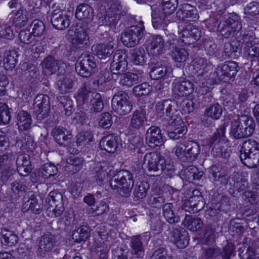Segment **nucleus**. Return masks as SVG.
I'll return each instance as SVG.
<instances>
[{"instance_id": "63", "label": "nucleus", "mask_w": 259, "mask_h": 259, "mask_svg": "<svg viewBox=\"0 0 259 259\" xmlns=\"http://www.w3.org/2000/svg\"><path fill=\"white\" fill-rule=\"evenodd\" d=\"M30 26L32 28V33L35 37L42 35L45 30L44 23L37 19L34 20Z\"/></svg>"}, {"instance_id": "24", "label": "nucleus", "mask_w": 259, "mask_h": 259, "mask_svg": "<svg viewBox=\"0 0 259 259\" xmlns=\"http://www.w3.org/2000/svg\"><path fill=\"white\" fill-rule=\"evenodd\" d=\"M51 134L55 141L61 146H67L72 138V135L70 132L62 127H55L52 130Z\"/></svg>"}, {"instance_id": "41", "label": "nucleus", "mask_w": 259, "mask_h": 259, "mask_svg": "<svg viewBox=\"0 0 259 259\" xmlns=\"http://www.w3.org/2000/svg\"><path fill=\"white\" fill-rule=\"evenodd\" d=\"M14 159L11 155L4 154L0 156V168L2 169L3 179H5L4 176L6 171L8 170L9 175L14 171V168L12 167Z\"/></svg>"}, {"instance_id": "27", "label": "nucleus", "mask_w": 259, "mask_h": 259, "mask_svg": "<svg viewBox=\"0 0 259 259\" xmlns=\"http://www.w3.org/2000/svg\"><path fill=\"white\" fill-rule=\"evenodd\" d=\"M17 170L20 176H27L31 170L30 157L28 155H19L16 161Z\"/></svg>"}, {"instance_id": "38", "label": "nucleus", "mask_w": 259, "mask_h": 259, "mask_svg": "<svg viewBox=\"0 0 259 259\" xmlns=\"http://www.w3.org/2000/svg\"><path fill=\"white\" fill-rule=\"evenodd\" d=\"M89 40V37L87 32L84 30L76 31L72 39V45L76 48H83L87 45Z\"/></svg>"}, {"instance_id": "28", "label": "nucleus", "mask_w": 259, "mask_h": 259, "mask_svg": "<svg viewBox=\"0 0 259 259\" xmlns=\"http://www.w3.org/2000/svg\"><path fill=\"white\" fill-rule=\"evenodd\" d=\"M74 84L75 80L71 75H61L58 76L57 85L60 94L70 92Z\"/></svg>"}, {"instance_id": "54", "label": "nucleus", "mask_w": 259, "mask_h": 259, "mask_svg": "<svg viewBox=\"0 0 259 259\" xmlns=\"http://www.w3.org/2000/svg\"><path fill=\"white\" fill-rule=\"evenodd\" d=\"M222 112L221 106L218 103H214L205 109V114L212 119H218L221 117Z\"/></svg>"}, {"instance_id": "62", "label": "nucleus", "mask_w": 259, "mask_h": 259, "mask_svg": "<svg viewBox=\"0 0 259 259\" xmlns=\"http://www.w3.org/2000/svg\"><path fill=\"white\" fill-rule=\"evenodd\" d=\"M178 6V0H162L161 8L164 13L171 15Z\"/></svg>"}, {"instance_id": "33", "label": "nucleus", "mask_w": 259, "mask_h": 259, "mask_svg": "<svg viewBox=\"0 0 259 259\" xmlns=\"http://www.w3.org/2000/svg\"><path fill=\"white\" fill-rule=\"evenodd\" d=\"M96 55L100 59H104L110 57L114 52L112 42L107 44H98L92 47Z\"/></svg>"}, {"instance_id": "37", "label": "nucleus", "mask_w": 259, "mask_h": 259, "mask_svg": "<svg viewBox=\"0 0 259 259\" xmlns=\"http://www.w3.org/2000/svg\"><path fill=\"white\" fill-rule=\"evenodd\" d=\"M146 121V112L143 110L135 111L131 117L130 123V126L135 129H139Z\"/></svg>"}, {"instance_id": "43", "label": "nucleus", "mask_w": 259, "mask_h": 259, "mask_svg": "<svg viewBox=\"0 0 259 259\" xmlns=\"http://www.w3.org/2000/svg\"><path fill=\"white\" fill-rule=\"evenodd\" d=\"M149 187V184L146 182H138L133 190L135 200H138L145 197Z\"/></svg>"}, {"instance_id": "29", "label": "nucleus", "mask_w": 259, "mask_h": 259, "mask_svg": "<svg viewBox=\"0 0 259 259\" xmlns=\"http://www.w3.org/2000/svg\"><path fill=\"white\" fill-rule=\"evenodd\" d=\"M204 201L200 195L192 196L186 203L185 209L190 213H196L201 210L204 206Z\"/></svg>"}, {"instance_id": "39", "label": "nucleus", "mask_w": 259, "mask_h": 259, "mask_svg": "<svg viewBox=\"0 0 259 259\" xmlns=\"http://www.w3.org/2000/svg\"><path fill=\"white\" fill-rule=\"evenodd\" d=\"M183 223L186 228L193 232L200 230L203 227V222L200 218L190 215H186Z\"/></svg>"}, {"instance_id": "22", "label": "nucleus", "mask_w": 259, "mask_h": 259, "mask_svg": "<svg viewBox=\"0 0 259 259\" xmlns=\"http://www.w3.org/2000/svg\"><path fill=\"white\" fill-rule=\"evenodd\" d=\"M178 19L188 21H195L198 19V15L195 7L188 4L180 6L177 12Z\"/></svg>"}, {"instance_id": "26", "label": "nucleus", "mask_w": 259, "mask_h": 259, "mask_svg": "<svg viewBox=\"0 0 259 259\" xmlns=\"http://www.w3.org/2000/svg\"><path fill=\"white\" fill-rule=\"evenodd\" d=\"M23 205L22 209L23 211H31L35 214H39L42 208V204L38 202V200L34 197H29L25 196L23 199Z\"/></svg>"}, {"instance_id": "34", "label": "nucleus", "mask_w": 259, "mask_h": 259, "mask_svg": "<svg viewBox=\"0 0 259 259\" xmlns=\"http://www.w3.org/2000/svg\"><path fill=\"white\" fill-rule=\"evenodd\" d=\"M32 123L31 115L26 111H20L17 116V124L20 131H25L30 128Z\"/></svg>"}, {"instance_id": "42", "label": "nucleus", "mask_w": 259, "mask_h": 259, "mask_svg": "<svg viewBox=\"0 0 259 259\" xmlns=\"http://www.w3.org/2000/svg\"><path fill=\"white\" fill-rule=\"evenodd\" d=\"M0 234L2 237V242L3 244L12 246L18 242V236L6 228H2Z\"/></svg>"}, {"instance_id": "55", "label": "nucleus", "mask_w": 259, "mask_h": 259, "mask_svg": "<svg viewBox=\"0 0 259 259\" xmlns=\"http://www.w3.org/2000/svg\"><path fill=\"white\" fill-rule=\"evenodd\" d=\"M83 160L82 158L73 155L67 160L68 167L72 169L73 172H76L81 169L83 166Z\"/></svg>"}, {"instance_id": "5", "label": "nucleus", "mask_w": 259, "mask_h": 259, "mask_svg": "<svg viewBox=\"0 0 259 259\" xmlns=\"http://www.w3.org/2000/svg\"><path fill=\"white\" fill-rule=\"evenodd\" d=\"M134 183L133 174L129 171L122 170L111 178L110 186L122 197H127L131 195Z\"/></svg>"}, {"instance_id": "14", "label": "nucleus", "mask_w": 259, "mask_h": 259, "mask_svg": "<svg viewBox=\"0 0 259 259\" xmlns=\"http://www.w3.org/2000/svg\"><path fill=\"white\" fill-rule=\"evenodd\" d=\"M33 110L38 119L41 120L46 117L50 110L49 96L44 94L37 95L34 100Z\"/></svg>"}, {"instance_id": "13", "label": "nucleus", "mask_w": 259, "mask_h": 259, "mask_svg": "<svg viewBox=\"0 0 259 259\" xmlns=\"http://www.w3.org/2000/svg\"><path fill=\"white\" fill-rule=\"evenodd\" d=\"M151 9L152 25L155 28H164L171 21V15L164 13L161 7L154 5Z\"/></svg>"}, {"instance_id": "30", "label": "nucleus", "mask_w": 259, "mask_h": 259, "mask_svg": "<svg viewBox=\"0 0 259 259\" xmlns=\"http://www.w3.org/2000/svg\"><path fill=\"white\" fill-rule=\"evenodd\" d=\"M118 137L113 135H108L102 138L99 143L101 149L109 153L115 152L118 148Z\"/></svg>"}, {"instance_id": "31", "label": "nucleus", "mask_w": 259, "mask_h": 259, "mask_svg": "<svg viewBox=\"0 0 259 259\" xmlns=\"http://www.w3.org/2000/svg\"><path fill=\"white\" fill-rule=\"evenodd\" d=\"M155 59L152 58L150 60L152 66L150 71V76L153 79L158 80L164 77L167 74V68L163 65L161 62H155Z\"/></svg>"}, {"instance_id": "61", "label": "nucleus", "mask_w": 259, "mask_h": 259, "mask_svg": "<svg viewBox=\"0 0 259 259\" xmlns=\"http://www.w3.org/2000/svg\"><path fill=\"white\" fill-rule=\"evenodd\" d=\"M127 67V62L117 63L112 62L110 65V71L113 74L121 75L126 70Z\"/></svg>"}, {"instance_id": "12", "label": "nucleus", "mask_w": 259, "mask_h": 259, "mask_svg": "<svg viewBox=\"0 0 259 259\" xmlns=\"http://www.w3.org/2000/svg\"><path fill=\"white\" fill-rule=\"evenodd\" d=\"M238 66L234 61H226L219 65L215 69L214 74L218 79L224 82L229 81L234 78L238 71Z\"/></svg>"}, {"instance_id": "46", "label": "nucleus", "mask_w": 259, "mask_h": 259, "mask_svg": "<svg viewBox=\"0 0 259 259\" xmlns=\"http://www.w3.org/2000/svg\"><path fill=\"white\" fill-rule=\"evenodd\" d=\"M28 14L27 11L23 8L17 10L14 13L13 22L16 27H22L28 22Z\"/></svg>"}, {"instance_id": "21", "label": "nucleus", "mask_w": 259, "mask_h": 259, "mask_svg": "<svg viewBox=\"0 0 259 259\" xmlns=\"http://www.w3.org/2000/svg\"><path fill=\"white\" fill-rule=\"evenodd\" d=\"M242 40L244 42V51L245 54L251 58L259 57V42L251 35H243Z\"/></svg>"}, {"instance_id": "47", "label": "nucleus", "mask_w": 259, "mask_h": 259, "mask_svg": "<svg viewBox=\"0 0 259 259\" xmlns=\"http://www.w3.org/2000/svg\"><path fill=\"white\" fill-rule=\"evenodd\" d=\"M221 167L218 165H212L210 167L209 172L210 175L209 177L212 180L214 185H219L224 183L226 177L221 172Z\"/></svg>"}, {"instance_id": "10", "label": "nucleus", "mask_w": 259, "mask_h": 259, "mask_svg": "<svg viewBox=\"0 0 259 259\" xmlns=\"http://www.w3.org/2000/svg\"><path fill=\"white\" fill-rule=\"evenodd\" d=\"M132 107L130 97L125 92L120 91L114 95L112 99V108L118 114L127 115L131 111Z\"/></svg>"}, {"instance_id": "8", "label": "nucleus", "mask_w": 259, "mask_h": 259, "mask_svg": "<svg viewBox=\"0 0 259 259\" xmlns=\"http://www.w3.org/2000/svg\"><path fill=\"white\" fill-rule=\"evenodd\" d=\"M165 163L164 157L157 152L146 153L144 157L143 166L151 176H158L162 172L163 165Z\"/></svg>"}, {"instance_id": "36", "label": "nucleus", "mask_w": 259, "mask_h": 259, "mask_svg": "<svg viewBox=\"0 0 259 259\" xmlns=\"http://www.w3.org/2000/svg\"><path fill=\"white\" fill-rule=\"evenodd\" d=\"M94 16V9L87 4H80L76 8L75 17L78 20H92Z\"/></svg>"}, {"instance_id": "44", "label": "nucleus", "mask_w": 259, "mask_h": 259, "mask_svg": "<svg viewBox=\"0 0 259 259\" xmlns=\"http://www.w3.org/2000/svg\"><path fill=\"white\" fill-rule=\"evenodd\" d=\"M43 71L47 74H52L58 69V64L57 60L52 56H48L41 63Z\"/></svg>"}, {"instance_id": "45", "label": "nucleus", "mask_w": 259, "mask_h": 259, "mask_svg": "<svg viewBox=\"0 0 259 259\" xmlns=\"http://www.w3.org/2000/svg\"><path fill=\"white\" fill-rule=\"evenodd\" d=\"M240 125L236 118L234 119L231 122L230 135L234 139H240L248 137L245 132L246 129L244 130V129Z\"/></svg>"}, {"instance_id": "59", "label": "nucleus", "mask_w": 259, "mask_h": 259, "mask_svg": "<svg viewBox=\"0 0 259 259\" xmlns=\"http://www.w3.org/2000/svg\"><path fill=\"white\" fill-rule=\"evenodd\" d=\"M60 107H63L65 114L70 116L74 111V107L72 100L67 96H63L60 99Z\"/></svg>"}, {"instance_id": "11", "label": "nucleus", "mask_w": 259, "mask_h": 259, "mask_svg": "<svg viewBox=\"0 0 259 259\" xmlns=\"http://www.w3.org/2000/svg\"><path fill=\"white\" fill-rule=\"evenodd\" d=\"M96 67L93 56L86 53L82 54L76 63L75 71L80 76L89 77L94 73Z\"/></svg>"}, {"instance_id": "23", "label": "nucleus", "mask_w": 259, "mask_h": 259, "mask_svg": "<svg viewBox=\"0 0 259 259\" xmlns=\"http://www.w3.org/2000/svg\"><path fill=\"white\" fill-rule=\"evenodd\" d=\"M146 234L147 233H145L141 235H134L131 237L130 245L131 252L132 254L138 257L143 256L145 251V242L143 238Z\"/></svg>"}, {"instance_id": "7", "label": "nucleus", "mask_w": 259, "mask_h": 259, "mask_svg": "<svg viewBox=\"0 0 259 259\" xmlns=\"http://www.w3.org/2000/svg\"><path fill=\"white\" fill-rule=\"evenodd\" d=\"M175 155L180 159L185 158L189 162L195 161L199 157L201 149L198 142L193 140L184 141L177 145Z\"/></svg>"}, {"instance_id": "32", "label": "nucleus", "mask_w": 259, "mask_h": 259, "mask_svg": "<svg viewBox=\"0 0 259 259\" xmlns=\"http://www.w3.org/2000/svg\"><path fill=\"white\" fill-rule=\"evenodd\" d=\"M17 55L14 51H6L0 54V64L3 61V66L6 70H12L17 62Z\"/></svg>"}, {"instance_id": "4", "label": "nucleus", "mask_w": 259, "mask_h": 259, "mask_svg": "<svg viewBox=\"0 0 259 259\" xmlns=\"http://www.w3.org/2000/svg\"><path fill=\"white\" fill-rule=\"evenodd\" d=\"M176 106V102L170 99L158 102L155 106L158 116L168 124H180L182 119L177 113Z\"/></svg>"}, {"instance_id": "16", "label": "nucleus", "mask_w": 259, "mask_h": 259, "mask_svg": "<svg viewBox=\"0 0 259 259\" xmlns=\"http://www.w3.org/2000/svg\"><path fill=\"white\" fill-rule=\"evenodd\" d=\"M179 38L184 44L189 45L194 44L201 37V32L198 28L188 25L179 32Z\"/></svg>"}, {"instance_id": "20", "label": "nucleus", "mask_w": 259, "mask_h": 259, "mask_svg": "<svg viewBox=\"0 0 259 259\" xmlns=\"http://www.w3.org/2000/svg\"><path fill=\"white\" fill-rule=\"evenodd\" d=\"M56 243L55 237L50 233H47L40 238L37 248V255L44 257L47 252L51 251Z\"/></svg>"}, {"instance_id": "17", "label": "nucleus", "mask_w": 259, "mask_h": 259, "mask_svg": "<svg viewBox=\"0 0 259 259\" xmlns=\"http://www.w3.org/2000/svg\"><path fill=\"white\" fill-rule=\"evenodd\" d=\"M146 50L148 54L153 57L164 53V40L160 35H153L146 41Z\"/></svg>"}, {"instance_id": "53", "label": "nucleus", "mask_w": 259, "mask_h": 259, "mask_svg": "<svg viewBox=\"0 0 259 259\" xmlns=\"http://www.w3.org/2000/svg\"><path fill=\"white\" fill-rule=\"evenodd\" d=\"M38 172L41 177L47 179L56 175L58 172V169L53 164L45 163L39 168Z\"/></svg>"}, {"instance_id": "9", "label": "nucleus", "mask_w": 259, "mask_h": 259, "mask_svg": "<svg viewBox=\"0 0 259 259\" xmlns=\"http://www.w3.org/2000/svg\"><path fill=\"white\" fill-rule=\"evenodd\" d=\"M144 27L143 24L133 25L126 28L122 33L121 40L127 47H134L137 45L143 36Z\"/></svg>"}, {"instance_id": "48", "label": "nucleus", "mask_w": 259, "mask_h": 259, "mask_svg": "<svg viewBox=\"0 0 259 259\" xmlns=\"http://www.w3.org/2000/svg\"><path fill=\"white\" fill-rule=\"evenodd\" d=\"M108 166L105 163L98 164L94 168L95 178L97 181L102 183L108 176Z\"/></svg>"}, {"instance_id": "2", "label": "nucleus", "mask_w": 259, "mask_h": 259, "mask_svg": "<svg viewBox=\"0 0 259 259\" xmlns=\"http://www.w3.org/2000/svg\"><path fill=\"white\" fill-rule=\"evenodd\" d=\"M76 101L79 106L92 113L101 112L104 108V104L101 95L98 93H93L86 83L78 89Z\"/></svg>"}, {"instance_id": "60", "label": "nucleus", "mask_w": 259, "mask_h": 259, "mask_svg": "<svg viewBox=\"0 0 259 259\" xmlns=\"http://www.w3.org/2000/svg\"><path fill=\"white\" fill-rule=\"evenodd\" d=\"M172 58L178 62H184L188 58L189 53L188 51L182 48H178L170 54Z\"/></svg>"}, {"instance_id": "49", "label": "nucleus", "mask_w": 259, "mask_h": 259, "mask_svg": "<svg viewBox=\"0 0 259 259\" xmlns=\"http://www.w3.org/2000/svg\"><path fill=\"white\" fill-rule=\"evenodd\" d=\"M90 232L86 226H81L74 231L72 234V239L76 243L84 242L90 236Z\"/></svg>"}, {"instance_id": "19", "label": "nucleus", "mask_w": 259, "mask_h": 259, "mask_svg": "<svg viewBox=\"0 0 259 259\" xmlns=\"http://www.w3.org/2000/svg\"><path fill=\"white\" fill-rule=\"evenodd\" d=\"M51 22L58 30H64L70 25V17L59 10H55L51 14Z\"/></svg>"}, {"instance_id": "51", "label": "nucleus", "mask_w": 259, "mask_h": 259, "mask_svg": "<svg viewBox=\"0 0 259 259\" xmlns=\"http://www.w3.org/2000/svg\"><path fill=\"white\" fill-rule=\"evenodd\" d=\"M132 60L137 65H142L145 62V52L142 48H136L132 50Z\"/></svg>"}, {"instance_id": "18", "label": "nucleus", "mask_w": 259, "mask_h": 259, "mask_svg": "<svg viewBox=\"0 0 259 259\" xmlns=\"http://www.w3.org/2000/svg\"><path fill=\"white\" fill-rule=\"evenodd\" d=\"M145 140L148 146L151 148H155L156 147L162 145L164 143L161 130L156 126H152L147 130Z\"/></svg>"}, {"instance_id": "57", "label": "nucleus", "mask_w": 259, "mask_h": 259, "mask_svg": "<svg viewBox=\"0 0 259 259\" xmlns=\"http://www.w3.org/2000/svg\"><path fill=\"white\" fill-rule=\"evenodd\" d=\"M231 29L235 34L238 32L242 28V24L239 17L235 14H232L228 19L226 20Z\"/></svg>"}, {"instance_id": "40", "label": "nucleus", "mask_w": 259, "mask_h": 259, "mask_svg": "<svg viewBox=\"0 0 259 259\" xmlns=\"http://www.w3.org/2000/svg\"><path fill=\"white\" fill-rule=\"evenodd\" d=\"M173 204L171 203H167L163 206L162 215L167 222L170 224H175L179 222V216L175 214L173 210Z\"/></svg>"}, {"instance_id": "15", "label": "nucleus", "mask_w": 259, "mask_h": 259, "mask_svg": "<svg viewBox=\"0 0 259 259\" xmlns=\"http://www.w3.org/2000/svg\"><path fill=\"white\" fill-rule=\"evenodd\" d=\"M172 91L176 97H184L193 92V83L189 80L176 79L172 83Z\"/></svg>"}, {"instance_id": "50", "label": "nucleus", "mask_w": 259, "mask_h": 259, "mask_svg": "<svg viewBox=\"0 0 259 259\" xmlns=\"http://www.w3.org/2000/svg\"><path fill=\"white\" fill-rule=\"evenodd\" d=\"M152 91V87L147 82L136 85L133 89V94L137 97L148 96Z\"/></svg>"}, {"instance_id": "25", "label": "nucleus", "mask_w": 259, "mask_h": 259, "mask_svg": "<svg viewBox=\"0 0 259 259\" xmlns=\"http://www.w3.org/2000/svg\"><path fill=\"white\" fill-rule=\"evenodd\" d=\"M171 239L178 247L184 248L189 244L188 233L184 228H175L171 232Z\"/></svg>"}, {"instance_id": "58", "label": "nucleus", "mask_w": 259, "mask_h": 259, "mask_svg": "<svg viewBox=\"0 0 259 259\" xmlns=\"http://www.w3.org/2000/svg\"><path fill=\"white\" fill-rule=\"evenodd\" d=\"M93 139V135L91 132H82L76 135V143L78 146L86 145L90 144Z\"/></svg>"}, {"instance_id": "3", "label": "nucleus", "mask_w": 259, "mask_h": 259, "mask_svg": "<svg viewBox=\"0 0 259 259\" xmlns=\"http://www.w3.org/2000/svg\"><path fill=\"white\" fill-rule=\"evenodd\" d=\"M240 158L242 163L250 168L259 166V143L248 139L244 141L240 150Z\"/></svg>"}, {"instance_id": "6", "label": "nucleus", "mask_w": 259, "mask_h": 259, "mask_svg": "<svg viewBox=\"0 0 259 259\" xmlns=\"http://www.w3.org/2000/svg\"><path fill=\"white\" fill-rule=\"evenodd\" d=\"M225 130V125L220 126L213 136L208 140L207 144L210 147H212L211 153L214 157L227 159L230 156V152L224 143Z\"/></svg>"}, {"instance_id": "64", "label": "nucleus", "mask_w": 259, "mask_h": 259, "mask_svg": "<svg viewBox=\"0 0 259 259\" xmlns=\"http://www.w3.org/2000/svg\"><path fill=\"white\" fill-rule=\"evenodd\" d=\"M31 248L25 243H21L17 248V252L20 258L22 259H31L32 257Z\"/></svg>"}, {"instance_id": "52", "label": "nucleus", "mask_w": 259, "mask_h": 259, "mask_svg": "<svg viewBox=\"0 0 259 259\" xmlns=\"http://www.w3.org/2000/svg\"><path fill=\"white\" fill-rule=\"evenodd\" d=\"M183 123L182 120V123L180 124H169L171 126H177L173 130L169 131L167 133L168 137L172 140H178L183 137V136L187 133V128L186 126L183 125Z\"/></svg>"}, {"instance_id": "35", "label": "nucleus", "mask_w": 259, "mask_h": 259, "mask_svg": "<svg viewBox=\"0 0 259 259\" xmlns=\"http://www.w3.org/2000/svg\"><path fill=\"white\" fill-rule=\"evenodd\" d=\"M236 119L241 124L240 126L245 129L244 130L246 129V131L245 132L248 137L253 133L255 124L251 117L246 115H241L238 116Z\"/></svg>"}, {"instance_id": "1", "label": "nucleus", "mask_w": 259, "mask_h": 259, "mask_svg": "<svg viewBox=\"0 0 259 259\" xmlns=\"http://www.w3.org/2000/svg\"><path fill=\"white\" fill-rule=\"evenodd\" d=\"M98 6L99 24L100 27L108 26L114 29L124 11L118 0H96Z\"/></svg>"}, {"instance_id": "56", "label": "nucleus", "mask_w": 259, "mask_h": 259, "mask_svg": "<svg viewBox=\"0 0 259 259\" xmlns=\"http://www.w3.org/2000/svg\"><path fill=\"white\" fill-rule=\"evenodd\" d=\"M138 77L135 76L132 72H127L121 75L119 83L124 86L131 87L135 84L139 83Z\"/></svg>"}]
</instances>
